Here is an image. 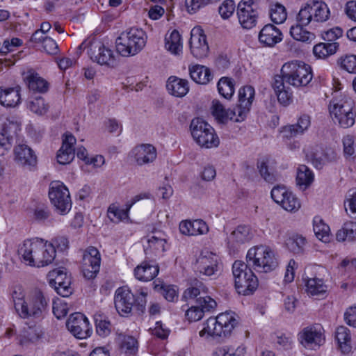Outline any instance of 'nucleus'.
Returning a JSON list of instances; mask_svg holds the SVG:
<instances>
[{"mask_svg": "<svg viewBox=\"0 0 356 356\" xmlns=\"http://www.w3.org/2000/svg\"><path fill=\"white\" fill-rule=\"evenodd\" d=\"M282 40V34L275 26L268 24L259 32V40L266 47H273Z\"/></svg>", "mask_w": 356, "mask_h": 356, "instance_id": "obj_23", "label": "nucleus"}, {"mask_svg": "<svg viewBox=\"0 0 356 356\" xmlns=\"http://www.w3.org/2000/svg\"><path fill=\"white\" fill-rule=\"evenodd\" d=\"M146 40V34L142 29L131 28L117 38L116 50L122 56H134L144 48Z\"/></svg>", "mask_w": 356, "mask_h": 356, "instance_id": "obj_5", "label": "nucleus"}, {"mask_svg": "<svg viewBox=\"0 0 356 356\" xmlns=\"http://www.w3.org/2000/svg\"><path fill=\"white\" fill-rule=\"evenodd\" d=\"M40 239L35 238L25 241L18 250V253L24 261L31 266L36 267L35 258L37 257V254L40 251L38 248Z\"/></svg>", "mask_w": 356, "mask_h": 356, "instance_id": "obj_21", "label": "nucleus"}, {"mask_svg": "<svg viewBox=\"0 0 356 356\" xmlns=\"http://www.w3.org/2000/svg\"><path fill=\"white\" fill-rule=\"evenodd\" d=\"M343 154L346 159L352 160L356 157V145L354 138L351 135H346L342 139Z\"/></svg>", "mask_w": 356, "mask_h": 356, "instance_id": "obj_49", "label": "nucleus"}, {"mask_svg": "<svg viewBox=\"0 0 356 356\" xmlns=\"http://www.w3.org/2000/svg\"><path fill=\"white\" fill-rule=\"evenodd\" d=\"M15 160L22 166H35L37 156L33 149L25 144L17 145L14 149Z\"/></svg>", "mask_w": 356, "mask_h": 356, "instance_id": "obj_22", "label": "nucleus"}, {"mask_svg": "<svg viewBox=\"0 0 356 356\" xmlns=\"http://www.w3.org/2000/svg\"><path fill=\"white\" fill-rule=\"evenodd\" d=\"M152 261H143L141 265L134 269V275L136 279L143 282L153 280L159 273V268Z\"/></svg>", "mask_w": 356, "mask_h": 356, "instance_id": "obj_28", "label": "nucleus"}, {"mask_svg": "<svg viewBox=\"0 0 356 356\" xmlns=\"http://www.w3.org/2000/svg\"><path fill=\"white\" fill-rule=\"evenodd\" d=\"M286 211L290 212L297 211L301 207L300 202L298 198L291 191L284 197L283 202L280 204Z\"/></svg>", "mask_w": 356, "mask_h": 356, "instance_id": "obj_52", "label": "nucleus"}, {"mask_svg": "<svg viewBox=\"0 0 356 356\" xmlns=\"http://www.w3.org/2000/svg\"><path fill=\"white\" fill-rule=\"evenodd\" d=\"M217 88L219 94L225 99H229L234 92V83L232 79L222 77L218 82Z\"/></svg>", "mask_w": 356, "mask_h": 356, "instance_id": "obj_44", "label": "nucleus"}, {"mask_svg": "<svg viewBox=\"0 0 356 356\" xmlns=\"http://www.w3.org/2000/svg\"><path fill=\"white\" fill-rule=\"evenodd\" d=\"M313 78L311 67L302 61L292 60L284 63L280 74L274 76L273 88L278 102L288 106L292 102L293 92L290 86L295 88L307 86Z\"/></svg>", "mask_w": 356, "mask_h": 356, "instance_id": "obj_2", "label": "nucleus"}, {"mask_svg": "<svg viewBox=\"0 0 356 356\" xmlns=\"http://www.w3.org/2000/svg\"><path fill=\"white\" fill-rule=\"evenodd\" d=\"M212 114L220 122L225 123L228 120L235 122L237 118V111L233 109H225L224 106L218 100L213 101Z\"/></svg>", "mask_w": 356, "mask_h": 356, "instance_id": "obj_31", "label": "nucleus"}, {"mask_svg": "<svg viewBox=\"0 0 356 356\" xmlns=\"http://www.w3.org/2000/svg\"><path fill=\"white\" fill-rule=\"evenodd\" d=\"M38 248L40 251L37 254V257L35 258L36 267H44L51 264L56 257V252L53 243H48L47 241L40 238Z\"/></svg>", "mask_w": 356, "mask_h": 356, "instance_id": "obj_20", "label": "nucleus"}, {"mask_svg": "<svg viewBox=\"0 0 356 356\" xmlns=\"http://www.w3.org/2000/svg\"><path fill=\"white\" fill-rule=\"evenodd\" d=\"M189 72L191 79L199 84H207L213 79L209 68L204 65H196L189 67Z\"/></svg>", "mask_w": 356, "mask_h": 356, "instance_id": "obj_32", "label": "nucleus"}, {"mask_svg": "<svg viewBox=\"0 0 356 356\" xmlns=\"http://www.w3.org/2000/svg\"><path fill=\"white\" fill-rule=\"evenodd\" d=\"M270 17L275 24L283 23L287 17L285 7L280 3L272 6L270 10Z\"/></svg>", "mask_w": 356, "mask_h": 356, "instance_id": "obj_51", "label": "nucleus"}, {"mask_svg": "<svg viewBox=\"0 0 356 356\" xmlns=\"http://www.w3.org/2000/svg\"><path fill=\"white\" fill-rule=\"evenodd\" d=\"M101 259L97 258L90 259L83 257L82 273L84 277L90 280L96 277L100 269Z\"/></svg>", "mask_w": 356, "mask_h": 356, "instance_id": "obj_34", "label": "nucleus"}, {"mask_svg": "<svg viewBox=\"0 0 356 356\" xmlns=\"http://www.w3.org/2000/svg\"><path fill=\"white\" fill-rule=\"evenodd\" d=\"M12 298L17 314L22 318H42L48 312L49 299L40 290H35L26 298L15 290Z\"/></svg>", "mask_w": 356, "mask_h": 356, "instance_id": "obj_3", "label": "nucleus"}, {"mask_svg": "<svg viewBox=\"0 0 356 356\" xmlns=\"http://www.w3.org/2000/svg\"><path fill=\"white\" fill-rule=\"evenodd\" d=\"M48 276L49 277V285L51 287H54V289L57 287L58 284H60V283L63 282L65 279L70 278L67 277L66 273L60 269H54L50 271Z\"/></svg>", "mask_w": 356, "mask_h": 356, "instance_id": "obj_56", "label": "nucleus"}, {"mask_svg": "<svg viewBox=\"0 0 356 356\" xmlns=\"http://www.w3.org/2000/svg\"><path fill=\"white\" fill-rule=\"evenodd\" d=\"M156 149L150 144L137 145L129 153L130 159L140 166L153 163L156 160Z\"/></svg>", "mask_w": 356, "mask_h": 356, "instance_id": "obj_14", "label": "nucleus"}, {"mask_svg": "<svg viewBox=\"0 0 356 356\" xmlns=\"http://www.w3.org/2000/svg\"><path fill=\"white\" fill-rule=\"evenodd\" d=\"M253 236L251 229L245 225L238 226L230 234L229 240L237 244L250 241Z\"/></svg>", "mask_w": 356, "mask_h": 356, "instance_id": "obj_35", "label": "nucleus"}, {"mask_svg": "<svg viewBox=\"0 0 356 356\" xmlns=\"http://www.w3.org/2000/svg\"><path fill=\"white\" fill-rule=\"evenodd\" d=\"M195 304L198 305L201 309L204 312H210L213 311L217 306L216 300L210 296L205 295L200 296L195 300Z\"/></svg>", "mask_w": 356, "mask_h": 356, "instance_id": "obj_55", "label": "nucleus"}, {"mask_svg": "<svg viewBox=\"0 0 356 356\" xmlns=\"http://www.w3.org/2000/svg\"><path fill=\"white\" fill-rule=\"evenodd\" d=\"M76 143L74 136L70 134H65L63 139V144L57 153V161L62 165L70 163L74 159L75 149L74 145Z\"/></svg>", "mask_w": 356, "mask_h": 356, "instance_id": "obj_18", "label": "nucleus"}, {"mask_svg": "<svg viewBox=\"0 0 356 356\" xmlns=\"http://www.w3.org/2000/svg\"><path fill=\"white\" fill-rule=\"evenodd\" d=\"M180 232L187 236L205 234L209 232V227L202 220H184L179 224Z\"/></svg>", "mask_w": 356, "mask_h": 356, "instance_id": "obj_24", "label": "nucleus"}, {"mask_svg": "<svg viewBox=\"0 0 356 356\" xmlns=\"http://www.w3.org/2000/svg\"><path fill=\"white\" fill-rule=\"evenodd\" d=\"M298 339L302 346L308 348L319 346L324 341L321 329H317L314 326L305 327L298 334Z\"/></svg>", "mask_w": 356, "mask_h": 356, "instance_id": "obj_16", "label": "nucleus"}, {"mask_svg": "<svg viewBox=\"0 0 356 356\" xmlns=\"http://www.w3.org/2000/svg\"><path fill=\"white\" fill-rule=\"evenodd\" d=\"M50 211L48 207L44 204L38 205L34 210V218L38 221H44L50 216Z\"/></svg>", "mask_w": 356, "mask_h": 356, "instance_id": "obj_64", "label": "nucleus"}, {"mask_svg": "<svg viewBox=\"0 0 356 356\" xmlns=\"http://www.w3.org/2000/svg\"><path fill=\"white\" fill-rule=\"evenodd\" d=\"M218 257L209 251H203L194 264V270L197 273L205 276H211L218 271Z\"/></svg>", "mask_w": 356, "mask_h": 356, "instance_id": "obj_9", "label": "nucleus"}, {"mask_svg": "<svg viewBox=\"0 0 356 356\" xmlns=\"http://www.w3.org/2000/svg\"><path fill=\"white\" fill-rule=\"evenodd\" d=\"M29 109L38 115H44L48 110V106L45 104L44 99L41 97H36L31 101L29 104Z\"/></svg>", "mask_w": 356, "mask_h": 356, "instance_id": "obj_57", "label": "nucleus"}, {"mask_svg": "<svg viewBox=\"0 0 356 356\" xmlns=\"http://www.w3.org/2000/svg\"><path fill=\"white\" fill-rule=\"evenodd\" d=\"M313 15V1H310L302 7L298 13L296 17L297 23L302 25H308L314 20Z\"/></svg>", "mask_w": 356, "mask_h": 356, "instance_id": "obj_45", "label": "nucleus"}, {"mask_svg": "<svg viewBox=\"0 0 356 356\" xmlns=\"http://www.w3.org/2000/svg\"><path fill=\"white\" fill-rule=\"evenodd\" d=\"M311 124L310 117L303 114L300 116L296 124L286 126L283 128V136L286 138L296 137L302 134Z\"/></svg>", "mask_w": 356, "mask_h": 356, "instance_id": "obj_26", "label": "nucleus"}, {"mask_svg": "<svg viewBox=\"0 0 356 356\" xmlns=\"http://www.w3.org/2000/svg\"><path fill=\"white\" fill-rule=\"evenodd\" d=\"M306 25H302L298 23L292 26L290 29V34L291 37L298 41L309 42L312 41L315 35L312 33L307 31L304 29Z\"/></svg>", "mask_w": 356, "mask_h": 356, "instance_id": "obj_41", "label": "nucleus"}, {"mask_svg": "<svg viewBox=\"0 0 356 356\" xmlns=\"http://www.w3.org/2000/svg\"><path fill=\"white\" fill-rule=\"evenodd\" d=\"M191 53L197 59L205 58L209 53V45L204 31L200 27H195L191 32L189 40Z\"/></svg>", "mask_w": 356, "mask_h": 356, "instance_id": "obj_12", "label": "nucleus"}, {"mask_svg": "<svg viewBox=\"0 0 356 356\" xmlns=\"http://www.w3.org/2000/svg\"><path fill=\"white\" fill-rule=\"evenodd\" d=\"M305 243L306 240L303 236L296 235L290 237L286 241V245L291 252L299 254L303 251Z\"/></svg>", "mask_w": 356, "mask_h": 356, "instance_id": "obj_50", "label": "nucleus"}, {"mask_svg": "<svg viewBox=\"0 0 356 356\" xmlns=\"http://www.w3.org/2000/svg\"><path fill=\"white\" fill-rule=\"evenodd\" d=\"M273 251L267 246L250 248L246 255V263L237 260L232 265V273L237 292L243 296L252 294L259 286V281L251 268L257 272L268 273L277 266Z\"/></svg>", "mask_w": 356, "mask_h": 356, "instance_id": "obj_1", "label": "nucleus"}, {"mask_svg": "<svg viewBox=\"0 0 356 356\" xmlns=\"http://www.w3.org/2000/svg\"><path fill=\"white\" fill-rule=\"evenodd\" d=\"M254 97V89L250 86L240 88L238 91V104L235 107L237 111V118L235 122H241L245 120L250 111Z\"/></svg>", "mask_w": 356, "mask_h": 356, "instance_id": "obj_13", "label": "nucleus"}, {"mask_svg": "<svg viewBox=\"0 0 356 356\" xmlns=\"http://www.w3.org/2000/svg\"><path fill=\"white\" fill-rule=\"evenodd\" d=\"M335 337L342 353H348L350 352L352 349L351 337L350 330L346 327H338L336 330Z\"/></svg>", "mask_w": 356, "mask_h": 356, "instance_id": "obj_33", "label": "nucleus"}, {"mask_svg": "<svg viewBox=\"0 0 356 356\" xmlns=\"http://www.w3.org/2000/svg\"><path fill=\"white\" fill-rule=\"evenodd\" d=\"M191 303V307L186 311V317L189 321H197L203 317V310L198 305Z\"/></svg>", "mask_w": 356, "mask_h": 356, "instance_id": "obj_60", "label": "nucleus"}, {"mask_svg": "<svg viewBox=\"0 0 356 356\" xmlns=\"http://www.w3.org/2000/svg\"><path fill=\"white\" fill-rule=\"evenodd\" d=\"M338 241L348 240L353 241L356 240V222L348 221L343 224L342 228L336 234Z\"/></svg>", "mask_w": 356, "mask_h": 356, "instance_id": "obj_37", "label": "nucleus"}, {"mask_svg": "<svg viewBox=\"0 0 356 356\" xmlns=\"http://www.w3.org/2000/svg\"><path fill=\"white\" fill-rule=\"evenodd\" d=\"M268 161L264 159L261 161H258L257 168L261 177L266 181L273 183L277 181L278 174L272 166L268 165Z\"/></svg>", "mask_w": 356, "mask_h": 356, "instance_id": "obj_42", "label": "nucleus"}, {"mask_svg": "<svg viewBox=\"0 0 356 356\" xmlns=\"http://www.w3.org/2000/svg\"><path fill=\"white\" fill-rule=\"evenodd\" d=\"M190 130L193 140L202 147H217L220 144L214 129L200 118L192 120Z\"/></svg>", "mask_w": 356, "mask_h": 356, "instance_id": "obj_7", "label": "nucleus"}, {"mask_svg": "<svg viewBox=\"0 0 356 356\" xmlns=\"http://www.w3.org/2000/svg\"><path fill=\"white\" fill-rule=\"evenodd\" d=\"M148 197V194L146 193H141L134 196L129 202L126 203V208L124 209H121L115 206H110L108 209L109 219L115 223H118L122 220L127 219L129 218V211L132 206L139 200L147 198Z\"/></svg>", "mask_w": 356, "mask_h": 356, "instance_id": "obj_19", "label": "nucleus"}, {"mask_svg": "<svg viewBox=\"0 0 356 356\" xmlns=\"http://www.w3.org/2000/svg\"><path fill=\"white\" fill-rule=\"evenodd\" d=\"M165 47L172 54L177 55L181 51V35L178 31L173 30L168 37L165 38Z\"/></svg>", "mask_w": 356, "mask_h": 356, "instance_id": "obj_39", "label": "nucleus"}, {"mask_svg": "<svg viewBox=\"0 0 356 356\" xmlns=\"http://www.w3.org/2000/svg\"><path fill=\"white\" fill-rule=\"evenodd\" d=\"M314 21L325 22L330 18V9L323 1H313Z\"/></svg>", "mask_w": 356, "mask_h": 356, "instance_id": "obj_40", "label": "nucleus"}, {"mask_svg": "<svg viewBox=\"0 0 356 356\" xmlns=\"http://www.w3.org/2000/svg\"><path fill=\"white\" fill-rule=\"evenodd\" d=\"M207 293V289L203 284L199 281H196L195 286L188 288L184 293L183 298L186 300H189L195 304V300L200 296Z\"/></svg>", "mask_w": 356, "mask_h": 356, "instance_id": "obj_43", "label": "nucleus"}, {"mask_svg": "<svg viewBox=\"0 0 356 356\" xmlns=\"http://www.w3.org/2000/svg\"><path fill=\"white\" fill-rule=\"evenodd\" d=\"M289 192L284 186H274L271 190V197L277 204H280Z\"/></svg>", "mask_w": 356, "mask_h": 356, "instance_id": "obj_61", "label": "nucleus"}, {"mask_svg": "<svg viewBox=\"0 0 356 356\" xmlns=\"http://www.w3.org/2000/svg\"><path fill=\"white\" fill-rule=\"evenodd\" d=\"M135 302V296L126 287L118 288L115 293V307L121 316L131 313Z\"/></svg>", "mask_w": 356, "mask_h": 356, "instance_id": "obj_15", "label": "nucleus"}, {"mask_svg": "<svg viewBox=\"0 0 356 356\" xmlns=\"http://www.w3.org/2000/svg\"><path fill=\"white\" fill-rule=\"evenodd\" d=\"M330 113L333 122L343 129L354 125L356 111L355 102L350 97H343L339 100H332L330 104Z\"/></svg>", "mask_w": 356, "mask_h": 356, "instance_id": "obj_6", "label": "nucleus"}, {"mask_svg": "<svg viewBox=\"0 0 356 356\" xmlns=\"http://www.w3.org/2000/svg\"><path fill=\"white\" fill-rule=\"evenodd\" d=\"M24 75V79L31 90L40 93H44L48 90V82L33 70H28Z\"/></svg>", "mask_w": 356, "mask_h": 356, "instance_id": "obj_27", "label": "nucleus"}, {"mask_svg": "<svg viewBox=\"0 0 356 356\" xmlns=\"http://www.w3.org/2000/svg\"><path fill=\"white\" fill-rule=\"evenodd\" d=\"M68 330L77 339H83L90 337L92 330L88 318L81 313L71 314L66 322Z\"/></svg>", "mask_w": 356, "mask_h": 356, "instance_id": "obj_10", "label": "nucleus"}, {"mask_svg": "<svg viewBox=\"0 0 356 356\" xmlns=\"http://www.w3.org/2000/svg\"><path fill=\"white\" fill-rule=\"evenodd\" d=\"M49 197L60 214L67 213L71 209L72 202L67 188L60 181L51 183Z\"/></svg>", "mask_w": 356, "mask_h": 356, "instance_id": "obj_8", "label": "nucleus"}, {"mask_svg": "<svg viewBox=\"0 0 356 356\" xmlns=\"http://www.w3.org/2000/svg\"><path fill=\"white\" fill-rule=\"evenodd\" d=\"M94 318L97 334L102 337L108 336L111 331L110 321L102 314H95Z\"/></svg>", "mask_w": 356, "mask_h": 356, "instance_id": "obj_47", "label": "nucleus"}, {"mask_svg": "<svg viewBox=\"0 0 356 356\" xmlns=\"http://www.w3.org/2000/svg\"><path fill=\"white\" fill-rule=\"evenodd\" d=\"M169 93L177 97L185 96L189 90L188 82L186 79L170 76L166 84Z\"/></svg>", "mask_w": 356, "mask_h": 356, "instance_id": "obj_30", "label": "nucleus"}, {"mask_svg": "<svg viewBox=\"0 0 356 356\" xmlns=\"http://www.w3.org/2000/svg\"><path fill=\"white\" fill-rule=\"evenodd\" d=\"M341 68L349 73H356V56L346 55L339 60Z\"/></svg>", "mask_w": 356, "mask_h": 356, "instance_id": "obj_58", "label": "nucleus"}, {"mask_svg": "<svg viewBox=\"0 0 356 356\" xmlns=\"http://www.w3.org/2000/svg\"><path fill=\"white\" fill-rule=\"evenodd\" d=\"M307 158L317 169H321L327 160V154L321 148L307 154Z\"/></svg>", "mask_w": 356, "mask_h": 356, "instance_id": "obj_48", "label": "nucleus"}, {"mask_svg": "<svg viewBox=\"0 0 356 356\" xmlns=\"http://www.w3.org/2000/svg\"><path fill=\"white\" fill-rule=\"evenodd\" d=\"M20 124L17 122L7 120L3 124L0 134V147L9 149L13 140V138L20 131Z\"/></svg>", "mask_w": 356, "mask_h": 356, "instance_id": "obj_25", "label": "nucleus"}, {"mask_svg": "<svg viewBox=\"0 0 356 356\" xmlns=\"http://www.w3.org/2000/svg\"><path fill=\"white\" fill-rule=\"evenodd\" d=\"M238 323L235 314L226 312L218 314L216 317L208 318L199 334L200 337H204L207 334L213 337H227L231 334Z\"/></svg>", "mask_w": 356, "mask_h": 356, "instance_id": "obj_4", "label": "nucleus"}, {"mask_svg": "<svg viewBox=\"0 0 356 356\" xmlns=\"http://www.w3.org/2000/svg\"><path fill=\"white\" fill-rule=\"evenodd\" d=\"M314 232L316 237L323 242L327 243L330 241V227L321 219L314 218Z\"/></svg>", "mask_w": 356, "mask_h": 356, "instance_id": "obj_46", "label": "nucleus"}, {"mask_svg": "<svg viewBox=\"0 0 356 356\" xmlns=\"http://www.w3.org/2000/svg\"><path fill=\"white\" fill-rule=\"evenodd\" d=\"M120 347L127 355H135L138 352V341L131 336H124Z\"/></svg>", "mask_w": 356, "mask_h": 356, "instance_id": "obj_54", "label": "nucleus"}, {"mask_svg": "<svg viewBox=\"0 0 356 356\" xmlns=\"http://www.w3.org/2000/svg\"><path fill=\"white\" fill-rule=\"evenodd\" d=\"M237 15L240 24L243 29H250L257 23V13L246 1L238 4Z\"/></svg>", "mask_w": 356, "mask_h": 356, "instance_id": "obj_17", "label": "nucleus"}, {"mask_svg": "<svg viewBox=\"0 0 356 356\" xmlns=\"http://www.w3.org/2000/svg\"><path fill=\"white\" fill-rule=\"evenodd\" d=\"M346 212L349 209L351 214H356V191L350 190L348 192L346 200L344 202Z\"/></svg>", "mask_w": 356, "mask_h": 356, "instance_id": "obj_62", "label": "nucleus"}, {"mask_svg": "<svg viewBox=\"0 0 356 356\" xmlns=\"http://www.w3.org/2000/svg\"><path fill=\"white\" fill-rule=\"evenodd\" d=\"M235 3L233 0H225L220 6L218 13L223 19H228L235 10Z\"/></svg>", "mask_w": 356, "mask_h": 356, "instance_id": "obj_59", "label": "nucleus"}, {"mask_svg": "<svg viewBox=\"0 0 356 356\" xmlns=\"http://www.w3.org/2000/svg\"><path fill=\"white\" fill-rule=\"evenodd\" d=\"M19 86L2 89L0 88V104L6 107H15L21 100Z\"/></svg>", "mask_w": 356, "mask_h": 356, "instance_id": "obj_29", "label": "nucleus"}, {"mask_svg": "<svg viewBox=\"0 0 356 356\" xmlns=\"http://www.w3.org/2000/svg\"><path fill=\"white\" fill-rule=\"evenodd\" d=\"M314 178L312 171L305 165H300L297 170L296 182L300 187L307 188L313 182Z\"/></svg>", "mask_w": 356, "mask_h": 356, "instance_id": "obj_38", "label": "nucleus"}, {"mask_svg": "<svg viewBox=\"0 0 356 356\" xmlns=\"http://www.w3.org/2000/svg\"><path fill=\"white\" fill-rule=\"evenodd\" d=\"M209 0H186L185 3L189 13H195L201 8L207 6Z\"/></svg>", "mask_w": 356, "mask_h": 356, "instance_id": "obj_63", "label": "nucleus"}, {"mask_svg": "<svg viewBox=\"0 0 356 356\" xmlns=\"http://www.w3.org/2000/svg\"><path fill=\"white\" fill-rule=\"evenodd\" d=\"M307 291L312 296L318 295L326 291V286L323 280L318 278L309 279L306 282Z\"/></svg>", "mask_w": 356, "mask_h": 356, "instance_id": "obj_53", "label": "nucleus"}, {"mask_svg": "<svg viewBox=\"0 0 356 356\" xmlns=\"http://www.w3.org/2000/svg\"><path fill=\"white\" fill-rule=\"evenodd\" d=\"M338 47L337 42H320L314 47L313 53L318 58H325L335 54Z\"/></svg>", "mask_w": 356, "mask_h": 356, "instance_id": "obj_36", "label": "nucleus"}, {"mask_svg": "<svg viewBox=\"0 0 356 356\" xmlns=\"http://www.w3.org/2000/svg\"><path fill=\"white\" fill-rule=\"evenodd\" d=\"M88 54L92 61L102 65L113 67L117 63L113 51L101 42L91 43Z\"/></svg>", "mask_w": 356, "mask_h": 356, "instance_id": "obj_11", "label": "nucleus"}]
</instances>
